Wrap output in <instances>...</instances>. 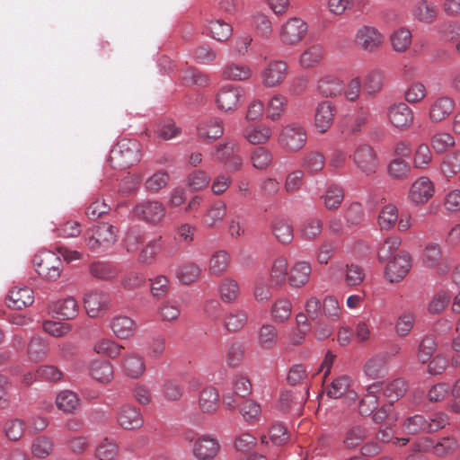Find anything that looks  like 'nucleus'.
I'll use <instances>...</instances> for the list:
<instances>
[{
  "mask_svg": "<svg viewBox=\"0 0 460 460\" xmlns=\"http://www.w3.org/2000/svg\"><path fill=\"white\" fill-rule=\"evenodd\" d=\"M288 72V65L281 59H271L261 72L262 83L266 87L281 84Z\"/></svg>",
  "mask_w": 460,
  "mask_h": 460,
  "instance_id": "nucleus-13",
  "label": "nucleus"
},
{
  "mask_svg": "<svg viewBox=\"0 0 460 460\" xmlns=\"http://www.w3.org/2000/svg\"><path fill=\"white\" fill-rule=\"evenodd\" d=\"M123 349V346L110 339H101L93 345V350L97 354L105 355L110 358L118 357Z\"/></svg>",
  "mask_w": 460,
  "mask_h": 460,
  "instance_id": "nucleus-54",
  "label": "nucleus"
},
{
  "mask_svg": "<svg viewBox=\"0 0 460 460\" xmlns=\"http://www.w3.org/2000/svg\"><path fill=\"white\" fill-rule=\"evenodd\" d=\"M230 261V255L226 251L220 250L214 252L209 260V273L217 277L223 275L227 270Z\"/></svg>",
  "mask_w": 460,
  "mask_h": 460,
  "instance_id": "nucleus-37",
  "label": "nucleus"
},
{
  "mask_svg": "<svg viewBox=\"0 0 460 460\" xmlns=\"http://www.w3.org/2000/svg\"><path fill=\"white\" fill-rule=\"evenodd\" d=\"M387 365L386 356L377 354L366 362L364 373L371 379L382 378L388 373Z\"/></svg>",
  "mask_w": 460,
  "mask_h": 460,
  "instance_id": "nucleus-29",
  "label": "nucleus"
},
{
  "mask_svg": "<svg viewBox=\"0 0 460 460\" xmlns=\"http://www.w3.org/2000/svg\"><path fill=\"white\" fill-rule=\"evenodd\" d=\"M224 134V122L217 117L208 118L199 123L198 136L204 141L213 142Z\"/></svg>",
  "mask_w": 460,
  "mask_h": 460,
  "instance_id": "nucleus-21",
  "label": "nucleus"
},
{
  "mask_svg": "<svg viewBox=\"0 0 460 460\" xmlns=\"http://www.w3.org/2000/svg\"><path fill=\"white\" fill-rule=\"evenodd\" d=\"M134 214L139 220L155 226L164 218L166 208L158 200H144L135 206Z\"/></svg>",
  "mask_w": 460,
  "mask_h": 460,
  "instance_id": "nucleus-6",
  "label": "nucleus"
},
{
  "mask_svg": "<svg viewBox=\"0 0 460 460\" xmlns=\"http://www.w3.org/2000/svg\"><path fill=\"white\" fill-rule=\"evenodd\" d=\"M271 230L277 240L281 243H289L293 240L292 225L286 219H275L272 223Z\"/></svg>",
  "mask_w": 460,
  "mask_h": 460,
  "instance_id": "nucleus-42",
  "label": "nucleus"
},
{
  "mask_svg": "<svg viewBox=\"0 0 460 460\" xmlns=\"http://www.w3.org/2000/svg\"><path fill=\"white\" fill-rule=\"evenodd\" d=\"M352 380L347 375H342L333 379L326 388V394L330 398L338 399L343 395L355 401L358 398L357 394L350 390Z\"/></svg>",
  "mask_w": 460,
  "mask_h": 460,
  "instance_id": "nucleus-20",
  "label": "nucleus"
},
{
  "mask_svg": "<svg viewBox=\"0 0 460 460\" xmlns=\"http://www.w3.org/2000/svg\"><path fill=\"white\" fill-rule=\"evenodd\" d=\"M227 211L226 204L222 200L215 201L206 212L203 223L208 227H214L225 218Z\"/></svg>",
  "mask_w": 460,
  "mask_h": 460,
  "instance_id": "nucleus-36",
  "label": "nucleus"
},
{
  "mask_svg": "<svg viewBox=\"0 0 460 460\" xmlns=\"http://www.w3.org/2000/svg\"><path fill=\"white\" fill-rule=\"evenodd\" d=\"M407 390L408 385L406 381L402 378H396L385 385L384 389V395L393 404L394 402L398 401L402 397Z\"/></svg>",
  "mask_w": 460,
  "mask_h": 460,
  "instance_id": "nucleus-51",
  "label": "nucleus"
},
{
  "mask_svg": "<svg viewBox=\"0 0 460 460\" xmlns=\"http://www.w3.org/2000/svg\"><path fill=\"white\" fill-rule=\"evenodd\" d=\"M335 107L330 102H322L318 104L314 114V127L323 134L332 127L335 117Z\"/></svg>",
  "mask_w": 460,
  "mask_h": 460,
  "instance_id": "nucleus-19",
  "label": "nucleus"
},
{
  "mask_svg": "<svg viewBox=\"0 0 460 460\" xmlns=\"http://www.w3.org/2000/svg\"><path fill=\"white\" fill-rule=\"evenodd\" d=\"M34 301L33 291L28 288H13L9 291L7 305L16 310H22L31 305Z\"/></svg>",
  "mask_w": 460,
  "mask_h": 460,
  "instance_id": "nucleus-24",
  "label": "nucleus"
},
{
  "mask_svg": "<svg viewBox=\"0 0 460 460\" xmlns=\"http://www.w3.org/2000/svg\"><path fill=\"white\" fill-rule=\"evenodd\" d=\"M434 191L433 182L428 177H420L411 184L409 199L415 204H424L433 196Z\"/></svg>",
  "mask_w": 460,
  "mask_h": 460,
  "instance_id": "nucleus-18",
  "label": "nucleus"
},
{
  "mask_svg": "<svg viewBox=\"0 0 460 460\" xmlns=\"http://www.w3.org/2000/svg\"><path fill=\"white\" fill-rule=\"evenodd\" d=\"M124 373L131 378H138L146 369L144 358L137 353H128L122 361Z\"/></svg>",
  "mask_w": 460,
  "mask_h": 460,
  "instance_id": "nucleus-32",
  "label": "nucleus"
},
{
  "mask_svg": "<svg viewBox=\"0 0 460 460\" xmlns=\"http://www.w3.org/2000/svg\"><path fill=\"white\" fill-rule=\"evenodd\" d=\"M110 327L116 337L127 339L134 334L136 323L128 316L118 315L112 318Z\"/></svg>",
  "mask_w": 460,
  "mask_h": 460,
  "instance_id": "nucleus-28",
  "label": "nucleus"
},
{
  "mask_svg": "<svg viewBox=\"0 0 460 460\" xmlns=\"http://www.w3.org/2000/svg\"><path fill=\"white\" fill-rule=\"evenodd\" d=\"M385 40L384 35L374 26L364 25L355 35V42L367 51H373L381 47Z\"/></svg>",
  "mask_w": 460,
  "mask_h": 460,
  "instance_id": "nucleus-11",
  "label": "nucleus"
},
{
  "mask_svg": "<svg viewBox=\"0 0 460 460\" xmlns=\"http://www.w3.org/2000/svg\"><path fill=\"white\" fill-rule=\"evenodd\" d=\"M288 274L287 259L284 257L275 259L270 269V284L273 288H280L286 284Z\"/></svg>",
  "mask_w": 460,
  "mask_h": 460,
  "instance_id": "nucleus-30",
  "label": "nucleus"
},
{
  "mask_svg": "<svg viewBox=\"0 0 460 460\" xmlns=\"http://www.w3.org/2000/svg\"><path fill=\"white\" fill-rule=\"evenodd\" d=\"M323 230V222L316 217H310L301 226V234L306 240H314L318 237Z\"/></svg>",
  "mask_w": 460,
  "mask_h": 460,
  "instance_id": "nucleus-62",
  "label": "nucleus"
},
{
  "mask_svg": "<svg viewBox=\"0 0 460 460\" xmlns=\"http://www.w3.org/2000/svg\"><path fill=\"white\" fill-rule=\"evenodd\" d=\"M205 31L213 39L223 41L226 40L233 32L232 26L221 19L206 21Z\"/></svg>",
  "mask_w": 460,
  "mask_h": 460,
  "instance_id": "nucleus-33",
  "label": "nucleus"
},
{
  "mask_svg": "<svg viewBox=\"0 0 460 460\" xmlns=\"http://www.w3.org/2000/svg\"><path fill=\"white\" fill-rule=\"evenodd\" d=\"M318 90L325 97H335L341 93L343 85L339 79L328 76L319 81Z\"/></svg>",
  "mask_w": 460,
  "mask_h": 460,
  "instance_id": "nucleus-53",
  "label": "nucleus"
},
{
  "mask_svg": "<svg viewBox=\"0 0 460 460\" xmlns=\"http://www.w3.org/2000/svg\"><path fill=\"white\" fill-rule=\"evenodd\" d=\"M271 136V128L265 123L250 124L243 130V138L252 145H264Z\"/></svg>",
  "mask_w": 460,
  "mask_h": 460,
  "instance_id": "nucleus-22",
  "label": "nucleus"
},
{
  "mask_svg": "<svg viewBox=\"0 0 460 460\" xmlns=\"http://www.w3.org/2000/svg\"><path fill=\"white\" fill-rule=\"evenodd\" d=\"M441 171L447 178H451L460 172V152L447 155L441 164Z\"/></svg>",
  "mask_w": 460,
  "mask_h": 460,
  "instance_id": "nucleus-64",
  "label": "nucleus"
},
{
  "mask_svg": "<svg viewBox=\"0 0 460 460\" xmlns=\"http://www.w3.org/2000/svg\"><path fill=\"white\" fill-rule=\"evenodd\" d=\"M219 406V394L214 387H206L201 390L199 397V408L203 413L211 414Z\"/></svg>",
  "mask_w": 460,
  "mask_h": 460,
  "instance_id": "nucleus-31",
  "label": "nucleus"
},
{
  "mask_svg": "<svg viewBox=\"0 0 460 460\" xmlns=\"http://www.w3.org/2000/svg\"><path fill=\"white\" fill-rule=\"evenodd\" d=\"M305 172L301 169L288 172L284 181V190L288 194L298 192L304 184Z\"/></svg>",
  "mask_w": 460,
  "mask_h": 460,
  "instance_id": "nucleus-59",
  "label": "nucleus"
},
{
  "mask_svg": "<svg viewBox=\"0 0 460 460\" xmlns=\"http://www.w3.org/2000/svg\"><path fill=\"white\" fill-rule=\"evenodd\" d=\"M4 434L11 441L20 440L25 431V422L17 418L8 420L4 424Z\"/></svg>",
  "mask_w": 460,
  "mask_h": 460,
  "instance_id": "nucleus-61",
  "label": "nucleus"
},
{
  "mask_svg": "<svg viewBox=\"0 0 460 460\" xmlns=\"http://www.w3.org/2000/svg\"><path fill=\"white\" fill-rule=\"evenodd\" d=\"M292 304L285 297L277 299L271 306V316L278 323L286 322L291 314Z\"/></svg>",
  "mask_w": 460,
  "mask_h": 460,
  "instance_id": "nucleus-48",
  "label": "nucleus"
},
{
  "mask_svg": "<svg viewBox=\"0 0 460 460\" xmlns=\"http://www.w3.org/2000/svg\"><path fill=\"white\" fill-rule=\"evenodd\" d=\"M248 321V314L244 310L234 309L226 314L225 317V326L231 332H234L243 329Z\"/></svg>",
  "mask_w": 460,
  "mask_h": 460,
  "instance_id": "nucleus-46",
  "label": "nucleus"
},
{
  "mask_svg": "<svg viewBox=\"0 0 460 460\" xmlns=\"http://www.w3.org/2000/svg\"><path fill=\"white\" fill-rule=\"evenodd\" d=\"M455 110V101L447 96L436 98L430 104L429 110V120L438 123L445 120Z\"/></svg>",
  "mask_w": 460,
  "mask_h": 460,
  "instance_id": "nucleus-17",
  "label": "nucleus"
},
{
  "mask_svg": "<svg viewBox=\"0 0 460 460\" xmlns=\"http://www.w3.org/2000/svg\"><path fill=\"white\" fill-rule=\"evenodd\" d=\"M49 310L57 318L68 320L75 318L79 311V306L74 297H66L57 302H53L49 305Z\"/></svg>",
  "mask_w": 460,
  "mask_h": 460,
  "instance_id": "nucleus-23",
  "label": "nucleus"
},
{
  "mask_svg": "<svg viewBox=\"0 0 460 460\" xmlns=\"http://www.w3.org/2000/svg\"><path fill=\"white\" fill-rule=\"evenodd\" d=\"M411 268L410 254L406 252H401L387 263L385 276L390 282H398L407 275Z\"/></svg>",
  "mask_w": 460,
  "mask_h": 460,
  "instance_id": "nucleus-10",
  "label": "nucleus"
},
{
  "mask_svg": "<svg viewBox=\"0 0 460 460\" xmlns=\"http://www.w3.org/2000/svg\"><path fill=\"white\" fill-rule=\"evenodd\" d=\"M169 173L165 170H158L148 177L145 183V189L150 193H157L168 185Z\"/></svg>",
  "mask_w": 460,
  "mask_h": 460,
  "instance_id": "nucleus-45",
  "label": "nucleus"
},
{
  "mask_svg": "<svg viewBox=\"0 0 460 460\" xmlns=\"http://www.w3.org/2000/svg\"><path fill=\"white\" fill-rule=\"evenodd\" d=\"M89 373L96 381L103 384L111 382L113 378V367L108 360H93L90 364Z\"/></svg>",
  "mask_w": 460,
  "mask_h": 460,
  "instance_id": "nucleus-34",
  "label": "nucleus"
},
{
  "mask_svg": "<svg viewBox=\"0 0 460 460\" xmlns=\"http://www.w3.org/2000/svg\"><path fill=\"white\" fill-rule=\"evenodd\" d=\"M37 273L48 280H56L61 273L62 262L57 253L42 251L33 258Z\"/></svg>",
  "mask_w": 460,
  "mask_h": 460,
  "instance_id": "nucleus-4",
  "label": "nucleus"
},
{
  "mask_svg": "<svg viewBox=\"0 0 460 460\" xmlns=\"http://www.w3.org/2000/svg\"><path fill=\"white\" fill-rule=\"evenodd\" d=\"M239 285L236 280L231 278H225L219 285L221 299L226 303H232L239 296Z\"/></svg>",
  "mask_w": 460,
  "mask_h": 460,
  "instance_id": "nucleus-52",
  "label": "nucleus"
},
{
  "mask_svg": "<svg viewBox=\"0 0 460 460\" xmlns=\"http://www.w3.org/2000/svg\"><path fill=\"white\" fill-rule=\"evenodd\" d=\"M84 247L93 252H102L118 241V230L108 223H100L89 227L83 235Z\"/></svg>",
  "mask_w": 460,
  "mask_h": 460,
  "instance_id": "nucleus-1",
  "label": "nucleus"
},
{
  "mask_svg": "<svg viewBox=\"0 0 460 460\" xmlns=\"http://www.w3.org/2000/svg\"><path fill=\"white\" fill-rule=\"evenodd\" d=\"M308 32V24L300 17H292L286 21L279 31L280 40L288 45L301 41Z\"/></svg>",
  "mask_w": 460,
  "mask_h": 460,
  "instance_id": "nucleus-7",
  "label": "nucleus"
},
{
  "mask_svg": "<svg viewBox=\"0 0 460 460\" xmlns=\"http://www.w3.org/2000/svg\"><path fill=\"white\" fill-rule=\"evenodd\" d=\"M244 97L243 87L234 84H226L219 88L216 95V104L218 110L233 113L239 109Z\"/></svg>",
  "mask_w": 460,
  "mask_h": 460,
  "instance_id": "nucleus-5",
  "label": "nucleus"
},
{
  "mask_svg": "<svg viewBox=\"0 0 460 460\" xmlns=\"http://www.w3.org/2000/svg\"><path fill=\"white\" fill-rule=\"evenodd\" d=\"M118 424L124 429H137L142 427L144 420L140 411L130 404H124L117 411Z\"/></svg>",
  "mask_w": 460,
  "mask_h": 460,
  "instance_id": "nucleus-15",
  "label": "nucleus"
},
{
  "mask_svg": "<svg viewBox=\"0 0 460 460\" xmlns=\"http://www.w3.org/2000/svg\"><path fill=\"white\" fill-rule=\"evenodd\" d=\"M201 274V268L194 262H186L181 265L177 270V278L183 285L195 282Z\"/></svg>",
  "mask_w": 460,
  "mask_h": 460,
  "instance_id": "nucleus-44",
  "label": "nucleus"
},
{
  "mask_svg": "<svg viewBox=\"0 0 460 460\" xmlns=\"http://www.w3.org/2000/svg\"><path fill=\"white\" fill-rule=\"evenodd\" d=\"M387 116L391 124L399 129H406L413 123V111L404 102L395 103L388 109Z\"/></svg>",
  "mask_w": 460,
  "mask_h": 460,
  "instance_id": "nucleus-14",
  "label": "nucleus"
},
{
  "mask_svg": "<svg viewBox=\"0 0 460 460\" xmlns=\"http://www.w3.org/2000/svg\"><path fill=\"white\" fill-rule=\"evenodd\" d=\"M423 264L430 269H435L439 276L447 274L450 270V262L443 258L440 246L437 243H429L423 251Z\"/></svg>",
  "mask_w": 460,
  "mask_h": 460,
  "instance_id": "nucleus-8",
  "label": "nucleus"
},
{
  "mask_svg": "<svg viewBox=\"0 0 460 460\" xmlns=\"http://www.w3.org/2000/svg\"><path fill=\"white\" fill-rule=\"evenodd\" d=\"M118 454V445L113 440L105 438L96 447L94 456L98 460H113Z\"/></svg>",
  "mask_w": 460,
  "mask_h": 460,
  "instance_id": "nucleus-49",
  "label": "nucleus"
},
{
  "mask_svg": "<svg viewBox=\"0 0 460 460\" xmlns=\"http://www.w3.org/2000/svg\"><path fill=\"white\" fill-rule=\"evenodd\" d=\"M250 159L255 169L263 171L272 164L273 155L270 149L260 146L252 151Z\"/></svg>",
  "mask_w": 460,
  "mask_h": 460,
  "instance_id": "nucleus-43",
  "label": "nucleus"
},
{
  "mask_svg": "<svg viewBox=\"0 0 460 460\" xmlns=\"http://www.w3.org/2000/svg\"><path fill=\"white\" fill-rule=\"evenodd\" d=\"M307 142L305 128L296 122L284 126L279 135L278 143L288 153H297L302 150Z\"/></svg>",
  "mask_w": 460,
  "mask_h": 460,
  "instance_id": "nucleus-3",
  "label": "nucleus"
},
{
  "mask_svg": "<svg viewBox=\"0 0 460 460\" xmlns=\"http://www.w3.org/2000/svg\"><path fill=\"white\" fill-rule=\"evenodd\" d=\"M288 106V98L282 94L273 95L266 105L267 119L277 121L285 113Z\"/></svg>",
  "mask_w": 460,
  "mask_h": 460,
  "instance_id": "nucleus-35",
  "label": "nucleus"
},
{
  "mask_svg": "<svg viewBox=\"0 0 460 460\" xmlns=\"http://www.w3.org/2000/svg\"><path fill=\"white\" fill-rule=\"evenodd\" d=\"M56 405L65 413H73L79 406V398L74 392L65 390L57 395Z\"/></svg>",
  "mask_w": 460,
  "mask_h": 460,
  "instance_id": "nucleus-41",
  "label": "nucleus"
},
{
  "mask_svg": "<svg viewBox=\"0 0 460 460\" xmlns=\"http://www.w3.org/2000/svg\"><path fill=\"white\" fill-rule=\"evenodd\" d=\"M393 49L395 51H405L411 43V33L406 28L396 30L390 38Z\"/></svg>",
  "mask_w": 460,
  "mask_h": 460,
  "instance_id": "nucleus-57",
  "label": "nucleus"
},
{
  "mask_svg": "<svg viewBox=\"0 0 460 460\" xmlns=\"http://www.w3.org/2000/svg\"><path fill=\"white\" fill-rule=\"evenodd\" d=\"M218 451L217 440L207 435L199 437L192 445V454L198 460H212Z\"/></svg>",
  "mask_w": 460,
  "mask_h": 460,
  "instance_id": "nucleus-16",
  "label": "nucleus"
},
{
  "mask_svg": "<svg viewBox=\"0 0 460 460\" xmlns=\"http://www.w3.org/2000/svg\"><path fill=\"white\" fill-rule=\"evenodd\" d=\"M459 444L453 437H444L437 443H434L433 454L438 457H445L454 454Z\"/></svg>",
  "mask_w": 460,
  "mask_h": 460,
  "instance_id": "nucleus-60",
  "label": "nucleus"
},
{
  "mask_svg": "<svg viewBox=\"0 0 460 460\" xmlns=\"http://www.w3.org/2000/svg\"><path fill=\"white\" fill-rule=\"evenodd\" d=\"M109 304L110 296L103 291H89L84 297V308L92 318L102 315L108 309Z\"/></svg>",
  "mask_w": 460,
  "mask_h": 460,
  "instance_id": "nucleus-12",
  "label": "nucleus"
},
{
  "mask_svg": "<svg viewBox=\"0 0 460 460\" xmlns=\"http://www.w3.org/2000/svg\"><path fill=\"white\" fill-rule=\"evenodd\" d=\"M323 199L327 209L335 210L344 199V191L341 186L332 184L327 188Z\"/></svg>",
  "mask_w": 460,
  "mask_h": 460,
  "instance_id": "nucleus-47",
  "label": "nucleus"
},
{
  "mask_svg": "<svg viewBox=\"0 0 460 460\" xmlns=\"http://www.w3.org/2000/svg\"><path fill=\"white\" fill-rule=\"evenodd\" d=\"M258 347L263 351L272 350L279 341V332L273 324H262L258 332L256 337Z\"/></svg>",
  "mask_w": 460,
  "mask_h": 460,
  "instance_id": "nucleus-25",
  "label": "nucleus"
},
{
  "mask_svg": "<svg viewBox=\"0 0 460 460\" xmlns=\"http://www.w3.org/2000/svg\"><path fill=\"white\" fill-rule=\"evenodd\" d=\"M251 68L242 63L232 62L225 66L222 72L224 78L233 81H243L250 78Z\"/></svg>",
  "mask_w": 460,
  "mask_h": 460,
  "instance_id": "nucleus-38",
  "label": "nucleus"
},
{
  "mask_svg": "<svg viewBox=\"0 0 460 460\" xmlns=\"http://www.w3.org/2000/svg\"><path fill=\"white\" fill-rule=\"evenodd\" d=\"M140 145L136 140L123 139L111 149L109 162L112 168L123 170L140 161Z\"/></svg>",
  "mask_w": 460,
  "mask_h": 460,
  "instance_id": "nucleus-2",
  "label": "nucleus"
},
{
  "mask_svg": "<svg viewBox=\"0 0 460 460\" xmlns=\"http://www.w3.org/2000/svg\"><path fill=\"white\" fill-rule=\"evenodd\" d=\"M413 15L421 22L430 23L437 17V9L427 1H420L414 6Z\"/></svg>",
  "mask_w": 460,
  "mask_h": 460,
  "instance_id": "nucleus-55",
  "label": "nucleus"
},
{
  "mask_svg": "<svg viewBox=\"0 0 460 460\" xmlns=\"http://www.w3.org/2000/svg\"><path fill=\"white\" fill-rule=\"evenodd\" d=\"M312 268L307 261H297L290 269L288 274V283L293 288H301L305 286L310 278Z\"/></svg>",
  "mask_w": 460,
  "mask_h": 460,
  "instance_id": "nucleus-26",
  "label": "nucleus"
},
{
  "mask_svg": "<svg viewBox=\"0 0 460 460\" xmlns=\"http://www.w3.org/2000/svg\"><path fill=\"white\" fill-rule=\"evenodd\" d=\"M301 165L305 173L315 175L325 166V157L323 153L315 150L305 153L301 158Z\"/></svg>",
  "mask_w": 460,
  "mask_h": 460,
  "instance_id": "nucleus-27",
  "label": "nucleus"
},
{
  "mask_svg": "<svg viewBox=\"0 0 460 460\" xmlns=\"http://www.w3.org/2000/svg\"><path fill=\"white\" fill-rule=\"evenodd\" d=\"M90 274L101 280H110L117 276L115 266L106 261H94L89 265Z\"/></svg>",
  "mask_w": 460,
  "mask_h": 460,
  "instance_id": "nucleus-40",
  "label": "nucleus"
},
{
  "mask_svg": "<svg viewBox=\"0 0 460 460\" xmlns=\"http://www.w3.org/2000/svg\"><path fill=\"white\" fill-rule=\"evenodd\" d=\"M239 411L246 422L253 424L260 420L261 407L253 400H245L241 404Z\"/></svg>",
  "mask_w": 460,
  "mask_h": 460,
  "instance_id": "nucleus-50",
  "label": "nucleus"
},
{
  "mask_svg": "<svg viewBox=\"0 0 460 460\" xmlns=\"http://www.w3.org/2000/svg\"><path fill=\"white\" fill-rule=\"evenodd\" d=\"M54 450V442L51 438L42 435L35 438L31 443V454L34 457L44 459L50 456Z\"/></svg>",
  "mask_w": 460,
  "mask_h": 460,
  "instance_id": "nucleus-39",
  "label": "nucleus"
},
{
  "mask_svg": "<svg viewBox=\"0 0 460 460\" xmlns=\"http://www.w3.org/2000/svg\"><path fill=\"white\" fill-rule=\"evenodd\" d=\"M402 430L410 435L427 432V419L419 414L409 417L402 424Z\"/></svg>",
  "mask_w": 460,
  "mask_h": 460,
  "instance_id": "nucleus-56",
  "label": "nucleus"
},
{
  "mask_svg": "<svg viewBox=\"0 0 460 460\" xmlns=\"http://www.w3.org/2000/svg\"><path fill=\"white\" fill-rule=\"evenodd\" d=\"M402 243L399 236L392 235L387 237L379 247L377 257L379 261L384 262L388 260Z\"/></svg>",
  "mask_w": 460,
  "mask_h": 460,
  "instance_id": "nucleus-63",
  "label": "nucleus"
},
{
  "mask_svg": "<svg viewBox=\"0 0 460 460\" xmlns=\"http://www.w3.org/2000/svg\"><path fill=\"white\" fill-rule=\"evenodd\" d=\"M398 220V209L393 204L385 206L378 217V224L382 230L392 228Z\"/></svg>",
  "mask_w": 460,
  "mask_h": 460,
  "instance_id": "nucleus-58",
  "label": "nucleus"
},
{
  "mask_svg": "<svg viewBox=\"0 0 460 460\" xmlns=\"http://www.w3.org/2000/svg\"><path fill=\"white\" fill-rule=\"evenodd\" d=\"M352 157L357 167L366 175L376 172L378 160L374 149L369 145H359Z\"/></svg>",
  "mask_w": 460,
  "mask_h": 460,
  "instance_id": "nucleus-9",
  "label": "nucleus"
}]
</instances>
